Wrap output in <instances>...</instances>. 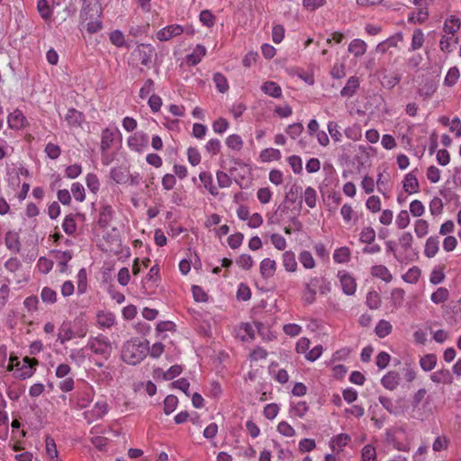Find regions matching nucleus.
I'll use <instances>...</instances> for the list:
<instances>
[{"instance_id": "48", "label": "nucleus", "mask_w": 461, "mask_h": 461, "mask_svg": "<svg viewBox=\"0 0 461 461\" xmlns=\"http://www.w3.org/2000/svg\"><path fill=\"white\" fill-rule=\"evenodd\" d=\"M77 293L83 294L87 288V274L86 268H81L77 273Z\"/></svg>"}, {"instance_id": "11", "label": "nucleus", "mask_w": 461, "mask_h": 461, "mask_svg": "<svg viewBox=\"0 0 461 461\" xmlns=\"http://www.w3.org/2000/svg\"><path fill=\"white\" fill-rule=\"evenodd\" d=\"M5 244L11 252L18 254L22 247L19 233L14 230H8L5 236Z\"/></svg>"}, {"instance_id": "10", "label": "nucleus", "mask_w": 461, "mask_h": 461, "mask_svg": "<svg viewBox=\"0 0 461 461\" xmlns=\"http://www.w3.org/2000/svg\"><path fill=\"white\" fill-rule=\"evenodd\" d=\"M38 365V360L34 357H25L23 358V365L16 375V377L24 380L33 375Z\"/></svg>"}, {"instance_id": "6", "label": "nucleus", "mask_w": 461, "mask_h": 461, "mask_svg": "<svg viewBox=\"0 0 461 461\" xmlns=\"http://www.w3.org/2000/svg\"><path fill=\"white\" fill-rule=\"evenodd\" d=\"M184 33L183 26L180 24H170L158 30L156 38L159 41H167L172 38L180 36Z\"/></svg>"}, {"instance_id": "52", "label": "nucleus", "mask_w": 461, "mask_h": 461, "mask_svg": "<svg viewBox=\"0 0 461 461\" xmlns=\"http://www.w3.org/2000/svg\"><path fill=\"white\" fill-rule=\"evenodd\" d=\"M226 145L228 148L239 151L243 147V140L240 135L231 134L226 139Z\"/></svg>"}, {"instance_id": "12", "label": "nucleus", "mask_w": 461, "mask_h": 461, "mask_svg": "<svg viewBox=\"0 0 461 461\" xmlns=\"http://www.w3.org/2000/svg\"><path fill=\"white\" fill-rule=\"evenodd\" d=\"M206 48L203 44H197L193 52L185 56V62L189 67L198 65L206 55Z\"/></svg>"}, {"instance_id": "4", "label": "nucleus", "mask_w": 461, "mask_h": 461, "mask_svg": "<svg viewBox=\"0 0 461 461\" xmlns=\"http://www.w3.org/2000/svg\"><path fill=\"white\" fill-rule=\"evenodd\" d=\"M95 13L97 14V17L102 16L103 9L101 4L99 2L93 4L91 0H82V7L79 14L80 23L93 19Z\"/></svg>"}, {"instance_id": "55", "label": "nucleus", "mask_w": 461, "mask_h": 461, "mask_svg": "<svg viewBox=\"0 0 461 461\" xmlns=\"http://www.w3.org/2000/svg\"><path fill=\"white\" fill-rule=\"evenodd\" d=\"M206 151L212 156L217 155L221 148V143L219 139H210L204 146Z\"/></svg>"}, {"instance_id": "44", "label": "nucleus", "mask_w": 461, "mask_h": 461, "mask_svg": "<svg viewBox=\"0 0 461 461\" xmlns=\"http://www.w3.org/2000/svg\"><path fill=\"white\" fill-rule=\"evenodd\" d=\"M437 364V356L435 354H427L420 360V367L424 371L432 370Z\"/></svg>"}, {"instance_id": "59", "label": "nucleus", "mask_w": 461, "mask_h": 461, "mask_svg": "<svg viewBox=\"0 0 461 461\" xmlns=\"http://www.w3.org/2000/svg\"><path fill=\"white\" fill-rule=\"evenodd\" d=\"M366 305L370 309H378L381 303V299L377 292L370 291L366 294Z\"/></svg>"}, {"instance_id": "53", "label": "nucleus", "mask_w": 461, "mask_h": 461, "mask_svg": "<svg viewBox=\"0 0 461 461\" xmlns=\"http://www.w3.org/2000/svg\"><path fill=\"white\" fill-rule=\"evenodd\" d=\"M375 240V231L372 227H366L360 232L359 240L362 243L371 244Z\"/></svg>"}, {"instance_id": "7", "label": "nucleus", "mask_w": 461, "mask_h": 461, "mask_svg": "<svg viewBox=\"0 0 461 461\" xmlns=\"http://www.w3.org/2000/svg\"><path fill=\"white\" fill-rule=\"evenodd\" d=\"M149 135L145 132H135L127 140L128 147L136 152H141L149 144Z\"/></svg>"}, {"instance_id": "27", "label": "nucleus", "mask_w": 461, "mask_h": 461, "mask_svg": "<svg viewBox=\"0 0 461 461\" xmlns=\"http://www.w3.org/2000/svg\"><path fill=\"white\" fill-rule=\"evenodd\" d=\"M430 379L437 384H449L453 381L452 375L447 369H440L430 375Z\"/></svg>"}, {"instance_id": "47", "label": "nucleus", "mask_w": 461, "mask_h": 461, "mask_svg": "<svg viewBox=\"0 0 461 461\" xmlns=\"http://www.w3.org/2000/svg\"><path fill=\"white\" fill-rule=\"evenodd\" d=\"M178 399L173 394L167 395L164 400V413L166 415L171 414L177 407Z\"/></svg>"}, {"instance_id": "34", "label": "nucleus", "mask_w": 461, "mask_h": 461, "mask_svg": "<svg viewBox=\"0 0 461 461\" xmlns=\"http://www.w3.org/2000/svg\"><path fill=\"white\" fill-rule=\"evenodd\" d=\"M401 81V76L398 73L391 72L382 75L381 83L387 89L393 88Z\"/></svg>"}, {"instance_id": "62", "label": "nucleus", "mask_w": 461, "mask_h": 461, "mask_svg": "<svg viewBox=\"0 0 461 461\" xmlns=\"http://www.w3.org/2000/svg\"><path fill=\"white\" fill-rule=\"evenodd\" d=\"M303 198L305 201V203L310 207L313 208L316 205V191L314 188L309 186L305 189Z\"/></svg>"}, {"instance_id": "28", "label": "nucleus", "mask_w": 461, "mask_h": 461, "mask_svg": "<svg viewBox=\"0 0 461 461\" xmlns=\"http://www.w3.org/2000/svg\"><path fill=\"white\" fill-rule=\"evenodd\" d=\"M103 239L106 243H108L111 246L110 251H114L113 246L116 247L117 249H119V247L121 246V239L118 234V230L115 227L113 228L111 231L104 233L103 235ZM115 252H118V250H115Z\"/></svg>"}, {"instance_id": "19", "label": "nucleus", "mask_w": 461, "mask_h": 461, "mask_svg": "<svg viewBox=\"0 0 461 461\" xmlns=\"http://www.w3.org/2000/svg\"><path fill=\"white\" fill-rule=\"evenodd\" d=\"M439 249V238L438 236H430L427 239L424 248V255L429 258H434Z\"/></svg>"}, {"instance_id": "37", "label": "nucleus", "mask_w": 461, "mask_h": 461, "mask_svg": "<svg viewBox=\"0 0 461 461\" xmlns=\"http://www.w3.org/2000/svg\"><path fill=\"white\" fill-rule=\"evenodd\" d=\"M37 10L41 15V17L45 21L48 22L50 20L52 16V8L49 5V2L47 0H38L37 1Z\"/></svg>"}, {"instance_id": "5", "label": "nucleus", "mask_w": 461, "mask_h": 461, "mask_svg": "<svg viewBox=\"0 0 461 461\" xmlns=\"http://www.w3.org/2000/svg\"><path fill=\"white\" fill-rule=\"evenodd\" d=\"M115 218V211L107 203H102L98 211L96 224L101 230L106 229Z\"/></svg>"}, {"instance_id": "39", "label": "nucleus", "mask_w": 461, "mask_h": 461, "mask_svg": "<svg viewBox=\"0 0 461 461\" xmlns=\"http://www.w3.org/2000/svg\"><path fill=\"white\" fill-rule=\"evenodd\" d=\"M259 157L263 162H270V161L280 159L281 152L279 149H273V148H267V149H263L260 152Z\"/></svg>"}, {"instance_id": "18", "label": "nucleus", "mask_w": 461, "mask_h": 461, "mask_svg": "<svg viewBox=\"0 0 461 461\" xmlns=\"http://www.w3.org/2000/svg\"><path fill=\"white\" fill-rule=\"evenodd\" d=\"M402 41V33H397L380 42L375 50L377 52L385 53L390 48L397 47L398 42Z\"/></svg>"}, {"instance_id": "61", "label": "nucleus", "mask_w": 461, "mask_h": 461, "mask_svg": "<svg viewBox=\"0 0 461 461\" xmlns=\"http://www.w3.org/2000/svg\"><path fill=\"white\" fill-rule=\"evenodd\" d=\"M71 192L74 198L78 202H83L86 198L85 188L82 184L76 182L71 185Z\"/></svg>"}, {"instance_id": "54", "label": "nucleus", "mask_w": 461, "mask_h": 461, "mask_svg": "<svg viewBox=\"0 0 461 461\" xmlns=\"http://www.w3.org/2000/svg\"><path fill=\"white\" fill-rule=\"evenodd\" d=\"M420 276V270L418 267H411L403 276L402 279L410 284H416Z\"/></svg>"}, {"instance_id": "60", "label": "nucleus", "mask_w": 461, "mask_h": 461, "mask_svg": "<svg viewBox=\"0 0 461 461\" xmlns=\"http://www.w3.org/2000/svg\"><path fill=\"white\" fill-rule=\"evenodd\" d=\"M187 159L192 166H197L201 162V154L197 148L189 147L187 149Z\"/></svg>"}, {"instance_id": "31", "label": "nucleus", "mask_w": 461, "mask_h": 461, "mask_svg": "<svg viewBox=\"0 0 461 461\" xmlns=\"http://www.w3.org/2000/svg\"><path fill=\"white\" fill-rule=\"evenodd\" d=\"M216 21V15L209 9L202 10L199 14V22L206 28H212Z\"/></svg>"}, {"instance_id": "40", "label": "nucleus", "mask_w": 461, "mask_h": 461, "mask_svg": "<svg viewBox=\"0 0 461 461\" xmlns=\"http://www.w3.org/2000/svg\"><path fill=\"white\" fill-rule=\"evenodd\" d=\"M58 294L55 290L49 286H44L41 292V299L44 303L53 304L57 302Z\"/></svg>"}, {"instance_id": "20", "label": "nucleus", "mask_w": 461, "mask_h": 461, "mask_svg": "<svg viewBox=\"0 0 461 461\" xmlns=\"http://www.w3.org/2000/svg\"><path fill=\"white\" fill-rule=\"evenodd\" d=\"M97 323L101 328H111L115 324L114 313L107 311H99L96 314Z\"/></svg>"}, {"instance_id": "17", "label": "nucleus", "mask_w": 461, "mask_h": 461, "mask_svg": "<svg viewBox=\"0 0 461 461\" xmlns=\"http://www.w3.org/2000/svg\"><path fill=\"white\" fill-rule=\"evenodd\" d=\"M382 385L390 391H393L400 384V375L396 371H389L381 379Z\"/></svg>"}, {"instance_id": "46", "label": "nucleus", "mask_w": 461, "mask_h": 461, "mask_svg": "<svg viewBox=\"0 0 461 461\" xmlns=\"http://www.w3.org/2000/svg\"><path fill=\"white\" fill-rule=\"evenodd\" d=\"M392 330L393 327L389 321L381 320L375 327V333L379 338H385L392 332Z\"/></svg>"}, {"instance_id": "30", "label": "nucleus", "mask_w": 461, "mask_h": 461, "mask_svg": "<svg viewBox=\"0 0 461 461\" xmlns=\"http://www.w3.org/2000/svg\"><path fill=\"white\" fill-rule=\"evenodd\" d=\"M52 253L54 254L55 258L59 262L60 271L64 272L68 267V261H70L73 257L72 252L70 250H53Z\"/></svg>"}, {"instance_id": "56", "label": "nucleus", "mask_w": 461, "mask_h": 461, "mask_svg": "<svg viewBox=\"0 0 461 461\" xmlns=\"http://www.w3.org/2000/svg\"><path fill=\"white\" fill-rule=\"evenodd\" d=\"M379 402L382 404V406L391 414L398 415L399 414V409L394 406L393 400L386 396H379L378 398Z\"/></svg>"}, {"instance_id": "58", "label": "nucleus", "mask_w": 461, "mask_h": 461, "mask_svg": "<svg viewBox=\"0 0 461 461\" xmlns=\"http://www.w3.org/2000/svg\"><path fill=\"white\" fill-rule=\"evenodd\" d=\"M299 261L307 269H312L315 267L313 257L309 251H302L299 255Z\"/></svg>"}, {"instance_id": "15", "label": "nucleus", "mask_w": 461, "mask_h": 461, "mask_svg": "<svg viewBox=\"0 0 461 461\" xmlns=\"http://www.w3.org/2000/svg\"><path fill=\"white\" fill-rule=\"evenodd\" d=\"M418 168H415L411 172L408 173L404 177L403 189L408 194L419 192L420 185L416 176Z\"/></svg>"}, {"instance_id": "23", "label": "nucleus", "mask_w": 461, "mask_h": 461, "mask_svg": "<svg viewBox=\"0 0 461 461\" xmlns=\"http://www.w3.org/2000/svg\"><path fill=\"white\" fill-rule=\"evenodd\" d=\"M367 49L366 43L360 39H354L348 45V50L352 53L355 58L362 57Z\"/></svg>"}, {"instance_id": "38", "label": "nucleus", "mask_w": 461, "mask_h": 461, "mask_svg": "<svg viewBox=\"0 0 461 461\" xmlns=\"http://www.w3.org/2000/svg\"><path fill=\"white\" fill-rule=\"evenodd\" d=\"M444 269L445 266H437L432 269L429 275V282L432 285H439L445 280L446 275Z\"/></svg>"}, {"instance_id": "22", "label": "nucleus", "mask_w": 461, "mask_h": 461, "mask_svg": "<svg viewBox=\"0 0 461 461\" xmlns=\"http://www.w3.org/2000/svg\"><path fill=\"white\" fill-rule=\"evenodd\" d=\"M269 374L279 383L288 381V373L285 368H279L278 363L272 362L268 367Z\"/></svg>"}, {"instance_id": "14", "label": "nucleus", "mask_w": 461, "mask_h": 461, "mask_svg": "<svg viewBox=\"0 0 461 461\" xmlns=\"http://www.w3.org/2000/svg\"><path fill=\"white\" fill-rule=\"evenodd\" d=\"M65 120L70 127L78 128L82 126L85 115L75 108H69L65 115Z\"/></svg>"}, {"instance_id": "41", "label": "nucleus", "mask_w": 461, "mask_h": 461, "mask_svg": "<svg viewBox=\"0 0 461 461\" xmlns=\"http://www.w3.org/2000/svg\"><path fill=\"white\" fill-rule=\"evenodd\" d=\"M109 40L111 43L117 48L127 47L128 45L125 41L124 34L120 30H114L109 34Z\"/></svg>"}, {"instance_id": "45", "label": "nucleus", "mask_w": 461, "mask_h": 461, "mask_svg": "<svg viewBox=\"0 0 461 461\" xmlns=\"http://www.w3.org/2000/svg\"><path fill=\"white\" fill-rule=\"evenodd\" d=\"M424 42V34L420 29H415L412 33L410 50H416L422 47Z\"/></svg>"}, {"instance_id": "29", "label": "nucleus", "mask_w": 461, "mask_h": 461, "mask_svg": "<svg viewBox=\"0 0 461 461\" xmlns=\"http://www.w3.org/2000/svg\"><path fill=\"white\" fill-rule=\"evenodd\" d=\"M371 274L373 276L382 279L383 281L389 283L393 279V276L385 266L376 265L372 267Z\"/></svg>"}, {"instance_id": "42", "label": "nucleus", "mask_w": 461, "mask_h": 461, "mask_svg": "<svg viewBox=\"0 0 461 461\" xmlns=\"http://www.w3.org/2000/svg\"><path fill=\"white\" fill-rule=\"evenodd\" d=\"M46 453L51 461H58V450L53 438L47 436L45 438Z\"/></svg>"}, {"instance_id": "2", "label": "nucleus", "mask_w": 461, "mask_h": 461, "mask_svg": "<svg viewBox=\"0 0 461 461\" xmlns=\"http://www.w3.org/2000/svg\"><path fill=\"white\" fill-rule=\"evenodd\" d=\"M94 354L100 356L104 360H107L112 354V344L108 338L100 334L97 337H91L86 344Z\"/></svg>"}, {"instance_id": "50", "label": "nucleus", "mask_w": 461, "mask_h": 461, "mask_svg": "<svg viewBox=\"0 0 461 461\" xmlns=\"http://www.w3.org/2000/svg\"><path fill=\"white\" fill-rule=\"evenodd\" d=\"M255 328L258 330V333L262 337V339H272V332L269 328L268 323H264L260 321H254Z\"/></svg>"}, {"instance_id": "63", "label": "nucleus", "mask_w": 461, "mask_h": 461, "mask_svg": "<svg viewBox=\"0 0 461 461\" xmlns=\"http://www.w3.org/2000/svg\"><path fill=\"white\" fill-rule=\"evenodd\" d=\"M240 334L242 340L253 339L255 337V329L250 323H243L240 326Z\"/></svg>"}, {"instance_id": "13", "label": "nucleus", "mask_w": 461, "mask_h": 461, "mask_svg": "<svg viewBox=\"0 0 461 461\" xmlns=\"http://www.w3.org/2000/svg\"><path fill=\"white\" fill-rule=\"evenodd\" d=\"M116 129L113 130L109 127L104 128L101 134V153L104 155L111 149V146L114 140Z\"/></svg>"}, {"instance_id": "36", "label": "nucleus", "mask_w": 461, "mask_h": 461, "mask_svg": "<svg viewBox=\"0 0 461 461\" xmlns=\"http://www.w3.org/2000/svg\"><path fill=\"white\" fill-rule=\"evenodd\" d=\"M213 83L215 84L216 89L221 93H226L230 86L226 77L221 72H215L212 76Z\"/></svg>"}, {"instance_id": "25", "label": "nucleus", "mask_w": 461, "mask_h": 461, "mask_svg": "<svg viewBox=\"0 0 461 461\" xmlns=\"http://www.w3.org/2000/svg\"><path fill=\"white\" fill-rule=\"evenodd\" d=\"M359 87V79L357 77H350L346 86L341 89L340 95L343 97H351Z\"/></svg>"}, {"instance_id": "1", "label": "nucleus", "mask_w": 461, "mask_h": 461, "mask_svg": "<svg viewBox=\"0 0 461 461\" xmlns=\"http://www.w3.org/2000/svg\"><path fill=\"white\" fill-rule=\"evenodd\" d=\"M149 351V342L140 339L127 340L122 349V359L128 365L140 364Z\"/></svg>"}, {"instance_id": "35", "label": "nucleus", "mask_w": 461, "mask_h": 461, "mask_svg": "<svg viewBox=\"0 0 461 461\" xmlns=\"http://www.w3.org/2000/svg\"><path fill=\"white\" fill-rule=\"evenodd\" d=\"M62 229L68 236H74L77 231L76 216L73 213L66 215L62 222Z\"/></svg>"}, {"instance_id": "64", "label": "nucleus", "mask_w": 461, "mask_h": 461, "mask_svg": "<svg viewBox=\"0 0 461 461\" xmlns=\"http://www.w3.org/2000/svg\"><path fill=\"white\" fill-rule=\"evenodd\" d=\"M429 223L425 220H418L415 222L414 231L417 237L422 238L428 234Z\"/></svg>"}, {"instance_id": "3", "label": "nucleus", "mask_w": 461, "mask_h": 461, "mask_svg": "<svg viewBox=\"0 0 461 461\" xmlns=\"http://www.w3.org/2000/svg\"><path fill=\"white\" fill-rule=\"evenodd\" d=\"M95 396V390L89 384H84L81 388H77L73 393V397L76 401L77 406L79 409L87 408L93 402Z\"/></svg>"}, {"instance_id": "43", "label": "nucleus", "mask_w": 461, "mask_h": 461, "mask_svg": "<svg viewBox=\"0 0 461 461\" xmlns=\"http://www.w3.org/2000/svg\"><path fill=\"white\" fill-rule=\"evenodd\" d=\"M449 291L446 287H438L430 296V300L436 303H443L447 301Z\"/></svg>"}, {"instance_id": "24", "label": "nucleus", "mask_w": 461, "mask_h": 461, "mask_svg": "<svg viewBox=\"0 0 461 461\" xmlns=\"http://www.w3.org/2000/svg\"><path fill=\"white\" fill-rule=\"evenodd\" d=\"M461 26V21L456 15L448 16L444 23L443 30L446 33L455 35Z\"/></svg>"}, {"instance_id": "21", "label": "nucleus", "mask_w": 461, "mask_h": 461, "mask_svg": "<svg viewBox=\"0 0 461 461\" xmlns=\"http://www.w3.org/2000/svg\"><path fill=\"white\" fill-rule=\"evenodd\" d=\"M199 179L204 188L213 196L218 195V188L213 185L212 175L210 172L203 171L199 174Z\"/></svg>"}, {"instance_id": "33", "label": "nucleus", "mask_w": 461, "mask_h": 461, "mask_svg": "<svg viewBox=\"0 0 461 461\" xmlns=\"http://www.w3.org/2000/svg\"><path fill=\"white\" fill-rule=\"evenodd\" d=\"M276 271V262L268 258H264L260 263V274L264 278H269L274 276Z\"/></svg>"}, {"instance_id": "51", "label": "nucleus", "mask_w": 461, "mask_h": 461, "mask_svg": "<svg viewBox=\"0 0 461 461\" xmlns=\"http://www.w3.org/2000/svg\"><path fill=\"white\" fill-rule=\"evenodd\" d=\"M459 77V69L456 67H452L448 69L445 77L444 84L447 86H453L457 82Z\"/></svg>"}, {"instance_id": "16", "label": "nucleus", "mask_w": 461, "mask_h": 461, "mask_svg": "<svg viewBox=\"0 0 461 461\" xmlns=\"http://www.w3.org/2000/svg\"><path fill=\"white\" fill-rule=\"evenodd\" d=\"M339 277L343 292L348 295H352L356 292L357 284L355 279L346 272H339Z\"/></svg>"}, {"instance_id": "49", "label": "nucleus", "mask_w": 461, "mask_h": 461, "mask_svg": "<svg viewBox=\"0 0 461 461\" xmlns=\"http://www.w3.org/2000/svg\"><path fill=\"white\" fill-rule=\"evenodd\" d=\"M350 258V251L347 247L337 249L333 254V259L337 263H346Z\"/></svg>"}, {"instance_id": "57", "label": "nucleus", "mask_w": 461, "mask_h": 461, "mask_svg": "<svg viewBox=\"0 0 461 461\" xmlns=\"http://www.w3.org/2000/svg\"><path fill=\"white\" fill-rule=\"evenodd\" d=\"M86 184L87 188L95 194L100 188V182L97 176L94 173H88L86 176Z\"/></svg>"}, {"instance_id": "9", "label": "nucleus", "mask_w": 461, "mask_h": 461, "mask_svg": "<svg viewBox=\"0 0 461 461\" xmlns=\"http://www.w3.org/2000/svg\"><path fill=\"white\" fill-rule=\"evenodd\" d=\"M8 127L12 130H21L27 126L28 120L20 109H15L7 116Z\"/></svg>"}, {"instance_id": "8", "label": "nucleus", "mask_w": 461, "mask_h": 461, "mask_svg": "<svg viewBox=\"0 0 461 461\" xmlns=\"http://www.w3.org/2000/svg\"><path fill=\"white\" fill-rule=\"evenodd\" d=\"M138 53L141 65L149 68L152 58L156 55V50L151 44L140 43L134 50Z\"/></svg>"}, {"instance_id": "26", "label": "nucleus", "mask_w": 461, "mask_h": 461, "mask_svg": "<svg viewBox=\"0 0 461 461\" xmlns=\"http://www.w3.org/2000/svg\"><path fill=\"white\" fill-rule=\"evenodd\" d=\"M110 177L116 184H125L129 180V172L122 167H114L110 170Z\"/></svg>"}, {"instance_id": "32", "label": "nucleus", "mask_w": 461, "mask_h": 461, "mask_svg": "<svg viewBox=\"0 0 461 461\" xmlns=\"http://www.w3.org/2000/svg\"><path fill=\"white\" fill-rule=\"evenodd\" d=\"M261 90L267 95L278 98L282 95L279 85L274 81H267L261 86Z\"/></svg>"}]
</instances>
